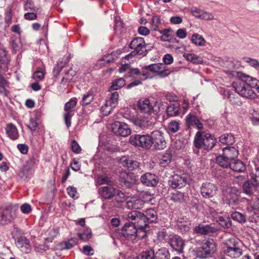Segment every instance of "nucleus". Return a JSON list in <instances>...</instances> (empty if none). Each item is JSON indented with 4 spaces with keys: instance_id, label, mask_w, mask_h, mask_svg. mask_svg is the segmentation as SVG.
<instances>
[{
    "instance_id": "f257e3e1",
    "label": "nucleus",
    "mask_w": 259,
    "mask_h": 259,
    "mask_svg": "<svg viewBox=\"0 0 259 259\" xmlns=\"http://www.w3.org/2000/svg\"><path fill=\"white\" fill-rule=\"evenodd\" d=\"M239 76V79L233 83V87L236 92L241 96L246 98H256L257 94L252 89L258 85L259 81L255 78L241 73Z\"/></svg>"
},
{
    "instance_id": "f03ea898",
    "label": "nucleus",
    "mask_w": 259,
    "mask_h": 259,
    "mask_svg": "<svg viewBox=\"0 0 259 259\" xmlns=\"http://www.w3.org/2000/svg\"><path fill=\"white\" fill-rule=\"evenodd\" d=\"M216 139L209 134L203 132H197L194 140L195 153L199 154V149L209 150L211 149L216 143Z\"/></svg>"
},
{
    "instance_id": "7ed1b4c3",
    "label": "nucleus",
    "mask_w": 259,
    "mask_h": 259,
    "mask_svg": "<svg viewBox=\"0 0 259 259\" xmlns=\"http://www.w3.org/2000/svg\"><path fill=\"white\" fill-rule=\"evenodd\" d=\"M242 243L239 239L232 238L226 241L224 247L225 254L232 258H238L242 254Z\"/></svg>"
},
{
    "instance_id": "20e7f679",
    "label": "nucleus",
    "mask_w": 259,
    "mask_h": 259,
    "mask_svg": "<svg viewBox=\"0 0 259 259\" xmlns=\"http://www.w3.org/2000/svg\"><path fill=\"white\" fill-rule=\"evenodd\" d=\"M215 244L213 240H204L201 243L200 246L196 248V256L200 258L210 257L215 252Z\"/></svg>"
},
{
    "instance_id": "39448f33",
    "label": "nucleus",
    "mask_w": 259,
    "mask_h": 259,
    "mask_svg": "<svg viewBox=\"0 0 259 259\" xmlns=\"http://www.w3.org/2000/svg\"><path fill=\"white\" fill-rule=\"evenodd\" d=\"M120 234L130 240H134L137 238H142L145 235V232L143 230V228L137 229L134 223H126L123 227Z\"/></svg>"
},
{
    "instance_id": "423d86ee",
    "label": "nucleus",
    "mask_w": 259,
    "mask_h": 259,
    "mask_svg": "<svg viewBox=\"0 0 259 259\" xmlns=\"http://www.w3.org/2000/svg\"><path fill=\"white\" fill-rule=\"evenodd\" d=\"M120 73H126V75L129 77L144 80L149 77L148 72L146 69V66L142 67L141 70L138 68L131 67L127 63L122 65L119 69Z\"/></svg>"
},
{
    "instance_id": "0eeeda50",
    "label": "nucleus",
    "mask_w": 259,
    "mask_h": 259,
    "mask_svg": "<svg viewBox=\"0 0 259 259\" xmlns=\"http://www.w3.org/2000/svg\"><path fill=\"white\" fill-rule=\"evenodd\" d=\"M152 138L149 135H133L130 137L129 142L134 146L148 149L152 145Z\"/></svg>"
},
{
    "instance_id": "6e6552de",
    "label": "nucleus",
    "mask_w": 259,
    "mask_h": 259,
    "mask_svg": "<svg viewBox=\"0 0 259 259\" xmlns=\"http://www.w3.org/2000/svg\"><path fill=\"white\" fill-rule=\"evenodd\" d=\"M222 199L224 203L234 207L239 203V191L235 187H228L223 191Z\"/></svg>"
},
{
    "instance_id": "1a4fd4ad",
    "label": "nucleus",
    "mask_w": 259,
    "mask_h": 259,
    "mask_svg": "<svg viewBox=\"0 0 259 259\" xmlns=\"http://www.w3.org/2000/svg\"><path fill=\"white\" fill-rule=\"evenodd\" d=\"M130 48L137 55H145L146 52V45L144 39L143 37H137L134 38L129 45Z\"/></svg>"
},
{
    "instance_id": "9d476101",
    "label": "nucleus",
    "mask_w": 259,
    "mask_h": 259,
    "mask_svg": "<svg viewBox=\"0 0 259 259\" xmlns=\"http://www.w3.org/2000/svg\"><path fill=\"white\" fill-rule=\"evenodd\" d=\"M113 132L116 135L126 137L131 133L130 126L124 122L115 121L111 125Z\"/></svg>"
},
{
    "instance_id": "9b49d317",
    "label": "nucleus",
    "mask_w": 259,
    "mask_h": 259,
    "mask_svg": "<svg viewBox=\"0 0 259 259\" xmlns=\"http://www.w3.org/2000/svg\"><path fill=\"white\" fill-rule=\"evenodd\" d=\"M166 68V66L162 63L153 64L146 66L148 74L150 75V72H151L162 77L167 76L169 74Z\"/></svg>"
},
{
    "instance_id": "f8f14e48",
    "label": "nucleus",
    "mask_w": 259,
    "mask_h": 259,
    "mask_svg": "<svg viewBox=\"0 0 259 259\" xmlns=\"http://www.w3.org/2000/svg\"><path fill=\"white\" fill-rule=\"evenodd\" d=\"M76 103L77 101L75 98L71 99L65 105L64 110L65 112L64 114V116L65 124L68 128L71 126V119L74 114L72 109L75 106Z\"/></svg>"
},
{
    "instance_id": "ddd939ff",
    "label": "nucleus",
    "mask_w": 259,
    "mask_h": 259,
    "mask_svg": "<svg viewBox=\"0 0 259 259\" xmlns=\"http://www.w3.org/2000/svg\"><path fill=\"white\" fill-rule=\"evenodd\" d=\"M218 190V187L209 182L203 183L200 188V193L203 197L209 198L213 197Z\"/></svg>"
},
{
    "instance_id": "4468645a",
    "label": "nucleus",
    "mask_w": 259,
    "mask_h": 259,
    "mask_svg": "<svg viewBox=\"0 0 259 259\" xmlns=\"http://www.w3.org/2000/svg\"><path fill=\"white\" fill-rule=\"evenodd\" d=\"M169 244L173 251H175L179 254L184 252L185 246V241L179 236H172L169 240Z\"/></svg>"
},
{
    "instance_id": "2eb2a0df",
    "label": "nucleus",
    "mask_w": 259,
    "mask_h": 259,
    "mask_svg": "<svg viewBox=\"0 0 259 259\" xmlns=\"http://www.w3.org/2000/svg\"><path fill=\"white\" fill-rule=\"evenodd\" d=\"M152 145L157 150H163L166 146V143L161 132L156 131L152 133Z\"/></svg>"
},
{
    "instance_id": "dca6fc26",
    "label": "nucleus",
    "mask_w": 259,
    "mask_h": 259,
    "mask_svg": "<svg viewBox=\"0 0 259 259\" xmlns=\"http://www.w3.org/2000/svg\"><path fill=\"white\" fill-rule=\"evenodd\" d=\"M14 214V210L10 205L0 209V224H4L10 222L13 219Z\"/></svg>"
},
{
    "instance_id": "f3484780",
    "label": "nucleus",
    "mask_w": 259,
    "mask_h": 259,
    "mask_svg": "<svg viewBox=\"0 0 259 259\" xmlns=\"http://www.w3.org/2000/svg\"><path fill=\"white\" fill-rule=\"evenodd\" d=\"M254 184L250 182L249 181H245L242 186V189L243 192L248 195L249 197L254 195V193L259 188V183L257 182L256 179H253Z\"/></svg>"
},
{
    "instance_id": "a211bd4d",
    "label": "nucleus",
    "mask_w": 259,
    "mask_h": 259,
    "mask_svg": "<svg viewBox=\"0 0 259 259\" xmlns=\"http://www.w3.org/2000/svg\"><path fill=\"white\" fill-rule=\"evenodd\" d=\"M188 182V179L185 176L174 175L169 180L171 187L172 188H181L185 186Z\"/></svg>"
},
{
    "instance_id": "6ab92c4d",
    "label": "nucleus",
    "mask_w": 259,
    "mask_h": 259,
    "mask_svg": "<svg viewBox=\"0 0 259 259\" xmlns=\"http://www.w3.org/2000/svg\"><path fill=\"white\" fill-rule=\"evenodd\" d=\"M141 182L147 186H155L158 183L157 176L151 173H146L141 177Z\"/></svg>"
},
{
    "instance_id": "aec40b11",
    "label": "nucleus",
    "mask_w": 259,
    "mask_h": 259,
    "mask_svg": "<svg viewBox=\"0 0 259 259\" xmlns=\"http://www.w3.org/2000/svg\"><path fill=\"white\" fill-rule=\"evenodd\" d=\"M143 217L142 219L143 228L147 226L148 223L155 222L157 218L156 212L152 208L147 209L145 214L143 213Z\"/></svg>"
},
{
    "instance_id": "412c9836",
    "label": "nucleus",
    "mask_w": 259,
    "mask_h": 259,
    "mask_svg": "<svg viewBox=\"0 0 259 259\" xmlns=\"http://www.w3.org/2000/svg\"><path fill=\"white\" fill-rule=\"evenodd\" d=\"M120 163L124 167L127 168L129 170H132L139 166V163L134 160L129 156H123L119 160Z\"/></svg>"
},
{
    "instance_id": "4be33fe9",
    "label": "nucleus",
    "mask_w": 259,
    "mask_h": 259,
    "mask_svg": "<svg viewBox=\"0 0 259 259\" xmlns=\"http://www.w3.org/2000/svg\"><path fill=\"white\" fill-rule=\"evenodd\" d=\"M194 230L197 233L210 235L211 233L215 232L217 229L211 225L200 224L195 227Z\"/></svg>"
},
{
    "instance_id": "5701e85b",
    "label": "nucleus",
    "mask_w": 259,
    "mask_h": 259,
    "mask_svg": "<svg viewBox=\"0 0 259 259\" xmlns=\"http://www.w3.org/2000/svg\"><path fill=\"white\" fill-rule=\"evenodd\" d=\"M17 246L21 249L22 252L25 253H28L30 251L31 246L30 245V241L26 237L21 236L18 238L16 242Z\"/></svg>"
},
{
    "instance_id": "b1692460",
    "label": "nucleus",
    "mask_w": 259,
    "mask_h": 259,
    "mask_svg": "<svg viewBox=\"0 0 259 259\" xmlns=\"http://www.w3.org/2000/svg\"><path fill=\"white\" fill-rule=\"evenodd\" d=\"M138 107L139 110L144 113H150L153 109V106L149 99H141L138 102Z\"/></svg>"
},
{
    "instance_id": "393cba45",
    "label": "nucleus",
    "mask_w": 259,
    "mask_h": 259,
    "mask_svg": "<svg viewBox=\"0 0 259 259\" xmlns=\"http://www.w3.org/2000/svg\"><path fill=\"white\" fill-rule=\"evenodd\" d=\"M99 195L105 199H110L115 195V188L110 186L101 187L98 189Z\"/></svg>"
},
{
    "instance_id": "a878e982",
    "label": "nucleus",
    "mask_w": 259,
    "mask_h": 259,
    "mask_svg": "<svg viewBox=\"0 0 259 259\" xmlns=\"http://www.w3.org/2000/svg\"><path fill=\"white\" fill-rule=\"evenodd\" d=\"M142 217H144L143 213L137 210L132 211L127 214V218L129 221H134L135 224L137 222L138 226L140 228H143L142 221Z\"/></svg>"
},
{
    "instance_id": "bb28decb",
    "label": "nucleus",
    "mask_w": 259,
    "mask_h": 259,
    "mask_svg": "<svg viewBox=\"0 0 259 259\" xmlns=\"http://www.w3.org/2000/svg\"><path fill=\"white\" fill-rule=\"evenodd\" d=\"M7 136L12 140H16L19 137V133L16 126L12 123L7 124L5 127Z\"/></svg>"
},
{
    "instance_id": "cd10ccee",
    "label": "nucleus",
    "mask_w": 259,
    "mask_h": 259,
    "mask_svg": "<svg viewBox=\"0 0 259 259\" xmlns=\"http://www.w3.org/2000/svg\"><path fill=\"white\" fill-rule=\"evenodd\" d=\"M119 181L123 186L127 188L131 187L134 182V180L132 178L131 175L126 172L120 173Z\"/></svg>"
},
{
    "instance_id": "c85d7f7f",
    "label": "nucleus",
    "mask_w": 259,
    "mask_h": 259,
    "mask_svg": "<svg viewBox=\"0 0 259 259\" xmlns=\"http://www.w3.org/2000/svg\"><path fill=\"white\" fill-rule=\"evenodd\" d=\"M223 154L233 162L237 158L238 151L234 147L227 146L223 149Z\"/></svg>"
},
{
    "instance_id": "c756f323",
    "label": "nucleus",
    "mask_w": 259,
    "mask_h": 259,
    "mask_svg": "<svg viewBox=\"0 0 259 259\" xmlns=\"http://www.w3.org/2000/svg\"><path fill=\"white\" fill-rule=\"evenodd\" d=\"M229 168L233 171L237 172H244L246 169L244 163L242 161L236 159L231 163Z\"/></svg>"
},
{
    "instance_id": "7c9ffc66",
    "label": "nucleus",
    "mask_w": 259,
    "mask_h": 259,
    "mask_svg": "<svg viewBox=\"0 0 259 259\" xmlns=\"http://www.w3.org/2000/svg\"><path fill=\"white\" fill-rule=\"evenodd\" d=\"M172 154L169 151H166L161 155L159 159V165L161 167H165L171 162Z\"/></svg>"
},
{
    "instance_id": "2f4dec72",
    "label": "nucleus",
    "mask_w": 259,
    "mask_h": 259,
    "mask_svg": "<svg viewBox=\"0 0 259 259\" xmlns=\"http://www.w3.org/2000/svg\"><path fill=\"white\" fill-rule=\"evenodd\" d=\"M183 57L188 61L191 62L194 64H200L203 63L202 58L199 56L193 53H185L183 54Z\"/></svg>"
},
{
    "instance_id": "473e14b6",
    "label": "nucleus",
    "mask_w": 259,
    "mask_h": 259,
    "mask_svg": "<svg viewBox=\"0 0 259 259\" xmlns=\"http://www.w3.org/2000/svg\"><path fill=\"white\" fill-rule=\"evenodd\" d=\"M216 162L220 166L224 168L229 167L231 163L233 162L223 153L216 157Z\"/></svg>"
},
{
    "instance_id": "72a5a7b5",
    "label": "nucleus",
    "mask_w": 259,
    "mask_h": 259,
    "mask_svg": "<svg viewBox=\"0 0 259 259\" xmlns=\"http://www.w3.org/2000/svg\"><path fill=\"white\" fill-rule=\"evenodd\" d=\"M133 123L136 126L143 128L149 125V121L144 117H135L132 119Z\"/></svg>"
},
{
    "instance_id": "f704fd0d",
    "label": "nucleus",
    "mask_w": 259,
    "mask_h": 259,
    "mask_svg": "<svg viewBox=\"0 0 259 259\" xmlns=\"http://www.w3.org/2000/svg\"><path fill=\"white\" fill-rule=\"evenodd\" d=\"M166 113L169 116H177L180 114V106L175 103L169 106L166 109Z\"/></svg>"
},
{
    "instance_id": "c9c22d12",
    "label": "nucleus",
    "mask_w": 259,
    "mask_h": 259,
    "mask_svg": "<svg viewBox=\"0 0 259 259\" xmlns=\"http://www.w3.org/2000/svg\"><path fill=\"white\" fill-rule=\"evenodd\" d=\"M125 84L124 79L122 78H119L115 79L112 82V84L109 89L110 92L119 90L122 88Z\"/></svg>"
},
{
    "instance_id": "e433bc0d",
    "label": "nucleus",
    "mask_w": 259,
    "mask_h": 259,
    "mask_svg": "<svg viewBox=\"0 0 259 259\" xmlns=\"http://www.w3.org/2000/svg\"><path fill=\"white\" fill-rule=\"evenodd\" d=\"M155 259H170V254L165 248L159 249L154 253Z\"/></svg>"
},
{
    "instance_id": "4c0bfd02",
    "label": "nucleus",
    "mask_w": 259,
    "mask_h": 259,
    "mask_svg": "<svg viewBox=\"0 0 259 259\" xmlns=\"http://www.w3.org/2000/svg\"><path fill=\"white\" fill-rule=\"evenodd\" d=\"M191 40L193 44L197 46H204L206 42L202 36L198 33L193 34Z\"/></svg>"
},
{
    "instance_id": "58836bf2",
    "label": "nucleus",
    "mask_w": 259,
    "mask_h": 259,
    "mask_svg": "<svg viewBox=\"0 0 259 259\" xmlns=\"http://www.w3.org/2000/svg\"><path fill=\"white\" fill-rule=\"evenodd\" d=\"M127 207L132 209H138L142 207L143 201L140 199H133L127 202Z\"/></svg>"
},
{
    "instance_id": "ea45409f",
    "label": "nucleus",
    "mask_w": 259,
    "mask_h": 259,
    "mask_svg": "<svg viewBox=\"0 0 259 259\" xmlns=\"http://www.w3.org/2000/svg\"><path fill=\"white\" fill-rule=\"evenodd\" d=\"M217 222L225 228H229L232 225L230 218L226 215L221 216Z\"/></svg>"
},
{
    "instance_id": "a19ab883",
    "label": "nucleus",
    "mask_w": 259,
    "mask_h": 259,
    "mask_svg": "<svg viewBox=\"0 0 259 259\" xmlns=\"http://www.w3.org/2000/svg\"><path fill=\"white\" fill-rule=\"evenodd\" d=\"M220 141L223 144L232 145L234 143L235 140L232 135L223 134L220 137Z\"/></svg>"
},
{
    "instance_id": "79ce46f5",
    "label": "nucleus",
    "mask_w": 259,
    "mask_h": 259,
    "mask_svg": "<svg viewBox=\"0 0 259 259\" xmlns=\"http://www.w3.org/2000/svg\"><path fill=\"white\" fill-rule=\"evenodd\" d=\"M157 239L161 242L167 241L169 242L171 237H170L169 234L165 229L159 230L157 233Z\"/></svg>"
},
{
    "instance_id": "37998d69",
    "label": "nucleus",
    "mask_w": 259,
    "mask_h": 259,
    "mask_svg": "<svg viewBox=\"0 0 259 259\" xmlns=\"http://www.w3.org/2000/svg\"><path fill=\"white\" fill-rule=\"evenodd\" d=\"M248 204L254 210L259 209V196L254 195L247 199Z\"/></svg>"
},
{
    "instance_id": "c03bdc74",
    "label": "nucleus",
    "mask_w": 259,
    "mask_h": 259,
    "mask_svg": "<svg viewBox=\"0 0 259 259\" xmlns=\"http://www.w3.org/2000/svg\"><path fill=\"white\" fill-rule=\"evenodd\" d=\"M186 199L187 196L184 193L179 191L173 193L171 197L172 201L180 203L185 201Z\"/></svg>"
},
{
    "instance_id": "a18cd8bd",
    "label": "nucleus",
    "mask_w": 259,
    "mask_h": 259,
    "mask_svg": "<svg viewBox=\"0 0 259 259\" xmlns=\"http://www.w3.org/2000/svg\"><path fill=\"white\" fill-rule=\"evenodd\" d=\"M160 23L161 20L160 17L157 15L154 16L150 23L151 29L154 31L157 30Z\"/></svg>"
},
{
    "instance_id": "49530a36",
    "label": "nucleus",
    "mask_w": 259,
    "mask_h": 259,
    "mask_svg": "<svg viewBox=\"0 0 259 259\" xmlns=\"http://www.w3.org/2000/svg\"><path fill=\"white\" fill-rule=\"evenodd\" d=\"M94 96L92 92H88L86 94H84L81 104L82 105H86L90 104L94 100Z\"/></svg>"
},
{
    "instance_id": "de8ad7c7",
    "label": "nucleus",
    "mask_w": 259,
    "mask_h": 259,
    "mask_svg": "<svg viewBox=\"0 0 259 259\" xmlns=\"http://www.w3.org/2000/svg\"><path fill=\"white\" fill-rule=\"evenodd\" d=\"M232 219L239 223L243 224L246 222L245 217L240 212L235 211L231 214Z\"/></svg>"
},
{
    "instance_id": "09e8293b",
    "label": "nucleus",
    "mask_w": 259,
    "mask_h": 259,
    "mask_svg": "<svg viewBox=\"0 0 259 259\" xmlns=\"http://www.w3.org/2000/svg\"><path fill=\"white\" fill-rule=\"evenodd\" d=\"M109 103V102H106V103L101 107V111L104 116L108 115L115 107L112 106V105L110 104Z\"/></svg>"
},
{
    "instance_id": "8fccbe9b",
    "label": "nucleus",
    "mask_w": 259,
    "mask_h": 259,
    "mask_svg": "<svg viewBox=\"0 0 259 259\" xmlns=\"http://www.w3.org/2000/svg\"><path fill=\"white\" fill-rule=\"evenodd\" d=\"M138 259H155L154 251L152 249L143 252Z\"/></svg>"
},
{
    "instance_id": "3c124183",
    "label": "nucleus",
    "mask_w": 259,
    "mask_h": 259,
    "mask_svg": "<svg viewBox=\"0 0 259 259\" xmlns=\"http://www.w3.org/2000/svg\"><path fill=\"white\" fill-rule=\"evenodd\" d=\"M45 73L44 69L39 68L33 73L32 78L36 81L42 80L44 78Z\"/></svg>"
},
{
    "instance_id": "603ef678",
    "label": "nucleus",
    "mask_w": 259,
    "mask_h": 259,
    "mask_svg": "<svg viewBox=\"0 0 259 259\" xmlns=\"http://www.w3.org/2000/svg\"><path fill=\"white\" fill-rule=\"evenodd\" d=\"M75 74V72L72 69H70L65 72V75L62 77L61 82H64L65 81V82H67L69 81L72 79L73 76H74Z\"/></svg>"
},
{
    "instance_id": "864d4df0",
    "label": "nucleus",
    "mask_w": 259,
    "mask_h": 259,
    "mask_svg": "<svg viewBox=\"0 0 259 259\" xmlns=\"http://www.w3.org/2000/svg\"><path fill=\"white\" fill-rule=\"evenodd\" d=\"M119 98V94L117 92H114L111 93L110 99L107 101V102L112 105V106L115 107L117 104Z\"/></svg>"
},
{
    "instance_id": "5fc2aeb1",
    "label": "nucleus",
    "mask_w": 259,
    "mask_h": 259,
    "mask_svg": "<svg viewBox=\"0 0 259 259\" xmlns=\"http://www.w3.org/2000/svg\"><path fill=\"white\" fill-rule=\"evenodd\" d=\"M79 238L83 241H88L92 237V232L91 229H87L82 233H78Z\"/></svg>"
},
{
    "instance_id": "6e6d98bb",
    "label": "nucleus",
    "mask_w": 259,
    "mask_h": 259,
    "mask_svg": "<svg viewBox=\"0 0 259 259\" xmlns=\"http://www.w3.org/2000/svg\"><path fill=\"white\" fill-rule=\"evenodd\" d=\"M77 243V239L76 238H71L63 243V248L65 249H70L75 246Z\"/></svg>"
},
{
    "instance_id": "4d7b16f0",
    "label": "nucleus",
    "mask_w": 259,
    "mask_h": 259,
    "mask_svg": "<svg viewBox=\"0 0 259 259\" xmlns=\"http://www.w3.org/2000/svg\"><path fill=\"white\" fill-rule=\"evenodd\" d=\"M198 118L194 115L188 114L186 118V123L189 126H194Z\"/></svg>"
},
{
    "instance_id": "13d9d810",
    "label": "nucleus",
    "mask_w": 259,
    "mask_h": 259,
    "mask_svg": "<svg viewBox=\"0 0 259 259\" xmlns=\"http://www.w3.org/2000/svg\"><path fill=\"white\" fill-rule=\"evenodd\" d=\"M24 10L26 11L34 12L37 11V9L34 6L31 0H27L24 5Z\"/></svg>"
},
{
    "instance_id": "bf43d9fd",
    "label": "nucleus",
    "mask_w": 259,
    "mask_h": 259,
    "mask_svg": "<svg viewBox=\"0 0 259 259\" xmlns=\"http://www.w3.org/2000/svg\"><path fill=\"white\" fill-rule=\"evenodd\" d=\"M37 120V117H35L34 118L31 117L30 119L29 124L27 126L28 128L32 131H35L38 126Z\"/></svg>"
},
{
    "instance_id": "052dcab7",
    "label": "nucleus",
    "mask_w": 259,
    "mask_h": 259,
    "mask_svg": "<svg viewBox=\"0 0 259 259\" xmlns=\"http://www.w3.org/2000/svg\"><path fill=\"white\" fill-rule=\"evenodd\" d=\"M96 182L99 185H103L109 183L110 180L106 176H100L97 178Z\"/></svg>"
},
{
    "instance_id": "680f3d73",
    "label": "nucleus",
    "mask_w": 259,
    "mask_h": 259,
    "mask_svg": "<svg viewBox=\"0 0 259 259\" xmlns=\"http://www.w3.org/2000/svg\"><path fill=\"white\" fill-rule=\"evenodd\" d=\"M168 129L172 133L177 132L179 129V123L176 121H172L168 124Z\"/></svg>"
},
{
    "instance_id": "e2e57ef3",
    "label": "nucleus",
    "mask_w": 259,
    "mask_h": 259,
    "mask_svg": "<svg viewBox=\"0 0 259 259\" xmlns=\"http://www.w3.org/2000/svg\"><path fill=\"white\" fill-rule=\"evenodd\" d=\"M200 19L204 20L209 21L213 20L214 16L210 12L202 11Z\"/></svg>"
},
{
    "instance_id": "0e129e2a",
    "label": "nucleus",
    "mask_w": 259,
    "mask_h": 259,
    "mask_svg": "<svg viewBox=\"0 0 259 259\" xmlns=\"http://www.w3.org/2000/svg\"><path fill=\"white\" fill-rule=\"evenodd\" d=\"M115 196H116V199L118 202H122L124 200L125 194L122 191L115 189Z\"/></svg>"
},
{
    "instance_id": "69168bd1",
    "label": "nucleus",
    "mask_w": 259,
    "mask_h": 259,
    "mask_svg": "<svg viewBox=\"0 0 259 259\" xmlns=\"http://www.w3.org/2000/svg\"><path fill=\"white\" fill-rule=\"evenodd\" d=\"M67 190L69 196L74 198L76 199L78 198L77 196H76L77 191L76 188L69 186L67 188Z\"/></svg>"
},
{
    "instance_id": "338daca9",
    "label": "nucleus",
    "mask_w": 259,
    "mask_h": 259,
    "mask_svg": "<svg viewBox=\"0 0 259 259\" xmlns=\"http://www.w3.org/2000/svg\"><path fill=\"white\" fill-rule=\"evenodd\" d=\"M170 30L169 29H164L162 31H160L162 34L161 39L163 41H168L170 39V35L169 32Z\"/></svg>"
},
{
    "instance_id": "774afa93",
    "label": "nucleus",
    "mask_w": 259,
    "mask_h": 259,
    "mask_svg": "<svg viewBox=\"0 0 259 259\" xmlns=\"http://www.w3.org/2000/svg\"><path fill=\"white\" fill-rule=\"evenodd\" d=\"M71 149L73 152L78 154L81 152V149L77 142L73 140L71 143Z\"/></svg>"
}]
</instances>
